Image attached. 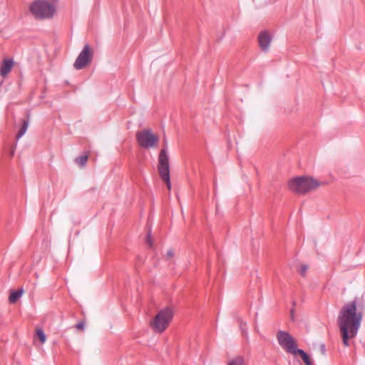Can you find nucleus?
Returning a JSON list of instances; mask_svg holds the SVG:
<instances>
[{
  "mask_svg": "<svg viewBox=\"0 0 365 365\" xmlns=\"http://www.w3.org/2000/svg\"><path fill=\"white\" fill-rule=\"evenodd\" d=\"M147 243L149 245L150 247H152L153 244L151 242L150 231L148 232L147 235Z\"/></svg>",
  "mask_w": 365,
  "mask_h": 365,
  "instance_id": "22",
  "label": "nucleus"
},
{
  "mask_svg": "<svg viewBox=\"0 0 365 365\" xmlns=\"http://www.w3.org/2000/svg\"><path fill=\"white\" fill-rule=\"evenodd\" d=\"M173 256H174V252H173V250H171V249H170V250H168V252H167V253H166V256H165L166 259H171Z\"/></svg>",
  "mask_w": 365,
  "mask_h": 365,
  "instance_id": "20",
  "label": "nucleus"
},
{
  "mask_svg": "<svg viewBox=\"0 0 365 365\" xmlns=\"http://www.w3.org/2000/svg\"><path fill=\"white\" fill-rule=\"evenodd\" d=\"M14 65V61L12 59L6 58L4 59L0 67V75L1 76H6L9 73H10Z\"/></svg>",
  "mask_w": 365,
  "mask_h": 365,
  "instance_id": "11",
  "label": "nucleus"
},
{
  "mask_svg": "<svg viewBox=\"0 0 365 365\" xmlns=\"http://www.w3.org/2000/svg\"><path fill=\"white\" fill-rule=\"evenodd\" d=\"M161 165H158V173L161 179L165 182L168 188H171L170 176V164L165 165V160H161Z\"/></svg>",
  "mask_w": 365,
  "mask_h": 365,
  "instance_id": "8",
  "label": "nucleus"
},
{
  "mask_svg": "<svg viewBox=\"0 0 365 365\" xmlns=\"http://www.w3.org/2000/svg\"><path fill=\"white\" fill-rule=\"evenodd\" d=\"M84 326H85L84 322H80L76 325V328L78 329H83Z\"/></svg>",
  "mask_w": 365,
  "mask_h": 365,
  "instance_id": "21",
  "label": "nucleus"
},
{
  "mask_svg": "<svg viewBox=\"0 0 365 365\" xmlns=\"http://www.w3.org/2000/svg\"><path fill=\"white\" fill-rule=\"evenodd\" d=\"M290 318H291V320L292 321H294V309L292 308L291 310H290Z\"/></svg>",
  "mask_w": 365,
  "mask_h": 365,
  "instance_id": "24",
  "label": "nucleus"
},
{
  "mask_svg": "<svg viewBox=\"0 0 365 365\" xmlns=\"http://www.w3.org/2000/svg\"><path fill=\"white\" fill-rule=\"evenodd\" d=\"M308 269V266L306 264H303L300 267L299 273L302 276L304 277L306 274V272Z\"/></svg>",
  "mask_w": 365,
  "mask_h": 365,
  "instance_id": "18",
  "label": "nucleus"
},
{
  "mask_svg": "<svg viewBox=\"0 0 365 365\" xmlns=\"http://www.w3.org/2000/svg\"><path fill=\"white\" fill-rule=\"evenodd\" d=\"M30 123V114L28 113L26 118L22 120V125L16 135V140L20 139L26 132Z\"/></svg>",
  "mask_w": 365,
  "mask_h": 365,
  "instance_id": "12",
  "label": "nucleus"
},
{
  "mask_svg": "<svg viewBox=\"0 0 365 365\" xmlns=\"http://www.w3.org/2000/svg\"><path fill=\"white\" fill-rule=\"evenodd\" d=\"M135 138L138 145L145 149L155 148L158 143V137L150 129L138 131Z\"/></svg>",
  "mask_w": 365,
  "mask_h": 365,
  "instance_id": "5",
  "label": "nucleus"
},
{
  "mask_svg": "<svg viewBox=\"0 0 365 365\" xmlns=\"http://www.w3.org/2000/svg\"><path fill=\"white\" fill-rule=\"evenodd\" d=\"M319 185V182L312 177H297L289 182V189L299 194H305Z\"/></svg>",
  "mask_w": 365,
  "mask_h": 365,
  "instance_id": "4",
  "label": "nucleus"
},
{
  "mask_svg": "<svg viewBox=\"0 0 365 365\" xmlns=\"http://www.w3.org/2000/svg\"><path fill=\"white\" fill-rule=\"evenodd\" d=\"M29 10L37 19H49L54 16L56 8L46 0H36L30 4Z\"/></svg>",
  "mask_w": 365,
  "mask_h": 365,
  "instance_id": "2",
  "label": "nucleus"
},
{
  "mask_svg": "<svg viewBox=\"0 0 365 365\" xmlns=\"http://www.w3.org/2000/svg\"><path fill=\"white\" fill-rule=\"evenodd\" d=\"M14 150H12V151H11V156H13V155H14Z\"/></svg>",
  "mask_w": 365,
  "mask_h": 365,
  "instance_id": "26",
  "label": "nucleus"
},
{
  "mask_svg": "<svg viewBox=\"0 0 365 365\" xmlns=\"http://www.w3.org/2000/svg\"><path fill=\"white\" fill-rule=\"evenodd\" d=\"M303 361L306 365H313L312 360L310 359L309 355L307 354L304 359H302Z\"/></svg>",
  "mask_w": 365,
  "mask_h": 365,
  "instance_id": "19",
  "label": "nucleus"
},
{
  "mask_svg": "<svg viewBox=\"0 0 365 365\" xmlns=\"http://www.w3.org/2000/svg\"><path fill=\"white\" fill-rule=\"evenodd\" d=\"M227 365H245V358L242 356H237L231 359Z\"/></svg>",
  "mask_w": 365,
  "mask_h": 365,
  "instance_id": "14",
  "label": "nucleus"
},
{
  "mask_svg": "<svg viewBox=\"0 0 365 365\" xmlns=\"http://www.w3.org/2000/svg\"><path fill=\"white\" fill-rule=\"evenodd\" d=\"M359 301L355 297L345 304L340 309L337 324L341 332L342 342L345 346H349V339L354 338L358 333L363 318V313L358 310Z\"/></svg>",
  "mask_w": 365,
  "mask_h": 365,
  "instance_id": "1",
  "label": "nucleus"
},
{
  "mask_svg": "<svg viewBox=\"0 0 365 365\" xmlns=\"http://www.w3.org/2000/svg\"><path fill=\"white\" fill-rule=\"evenodd\" d=\"M23 292L24 290L22 288L17 290H11L9 297V302L11 304L15 303L21 297Z\"/></svg>",
  "mask_w": 365,
  "mask_h": 365,
  "instance_id": "13",
  "label": "nucleus"
},
{
  "mask_svg": "<svg viewBox=\"0 0 365 365\" xmlns=\"http://www.w3.org/2000/svg\"><path fill=\"white\" fill-rule=\"evenodd\" d=\"M259 44L262 50L267 51L271 42V37L267 31L260 33L258 37Z\"/></svg>",
  "mask_w": 365,
  "mask_h": 365,
  "instance_id": "9",
  "label": "nucleus"
},
{
  "mask_svg": "<svg viewBox=\"0 0 365 365\" xmlns=\"http://www.w3.org/2000/svg\"><path fill=\"white\" fill-rule=\"evenodd\" d=\"M36 336L39 339L40 341L42 344H43L46 341V334H45L44 331H43V329H37Z\"/></svg>",
  "mask_w": 365,
  "mask_h": 365,
  "instance_id": "17",
  "label": "nucleus"
},
{
  "mask_svg": "<svg viewBox=\"0 0 365 365\" xmlns=\"http://www.w3.org/2000/svg\"><path fill=\"white\" fill-rule=\"evenodd\" d=\"M292 305H293V307H294L296 305V302L295 301L292 302Z\"/></svg>",
  "mask_w": 365,
  "mask_h": 365,
  "instance_id": "25",
  "label": "nucleus"
},
{
  "mask_svg": "<svg viewBox=\"0 0 365 365\" xmlns=\"http://www.w3.org/2000/svg\"><path fill=\"white\" fill-rule=\"evenodd\" d=\"M93 53L88 44H86L78 56L73 66L76 69L80 70L86 66L92 61Z\"/></svg>",
  "mask_w": 365,
  "mask_h": 365,
  "instance_id": "7",
  "label": "nucleus"
},
{
  "mask_svg": "<svg viewBox=\"0 0 365 365\" xmlns=\"http://www.w3.org/2000/svg\"><path fill=\"white\" fill-rule=\"evenodd\" d=\"M292 354L294 355H299L301 356L302 359H304L307 355V354L302 349H298L297 348V346L295 347V349L292 351Z\"/></svg>",
  "mask_w": 365,
  "mask_h": 365,
  "instance_id": "16",
  "label": "nucleus"
},
{
  "mask_svg": "<svg viewBox=\"0 0 365 365\" xmlns=\"http://www.w3.org/2000/svg\"><path fill=\"white\" fill-rule=\"evenodd\" d=\"M163 148L161 149L158 156V165H161V160H165V165L169 164V155L168 153V140L165 137L163 138Z\"/></svg>",
  "mask_w": 365,
  "mask_h": 365,
  "instance_id": "10",
  "label": "nucleus"
},
{
  "mask_svg": "<svg viewBox=\"0 0 365 365\" xmlns=\"http://www.w3.org/2000/svg\"><path fill=\"white\" fill-rule=\"evenodd\" d=\"M320 350L322 354H325L326 353V346L324 344H321L320 346Z\"/></svg>",
  "mask_w": 365,
  "mask_h": 365,
  "instance_id": "23",
  "label": "nucleus"
},
{
  "mask_svg": "<svg viewBox=\"0 0 365 365\" xmlns=\"http://www.w3.org/2000/svg\"><path fill=\"white\" fill-rule=\"evenodd\" d=\"M173 310L170 307L164 308L158 312L150 322V327L155 333H163L169 326L173 319Z\"/></svg>",
  "mask_w": 365,
  "mask_h": 365,
  "instance_id": "3",
  "label": "nucleus"
},
{
  "mask_svg": "<svg viewBox=\"0 0 365 365\" xmlns=\"http://www.w3.org/2000/svg\"><path fill=\"white\" fill-rule=\"evenodd\" d=\"M277 339L279 344L287 352L292 351L297 346V344L294 338L289 333L285 331L279 330L277 334Z\"/></svg>",
  "mask_w": 365,
  "mask_h": 365,
  "instance_id": "6",
  "label": "nucleus"
},
{
  "mask_svg": "<svg viewBox=\"0 0 365 365\" xmlns=\"http://www.w3.org/2000/svg\"><path fill=\"white\" fill-rule=\"evenodd\" d=\"M88 155L87 154L81 155L75 160L76 163L81 168L84 167L87 163Z\"/></svg>",
  "mask_w": 365,
  "mask_h": 365,
  "instance_id": "15",
  "label": "nucleus"
}]
</instances>
